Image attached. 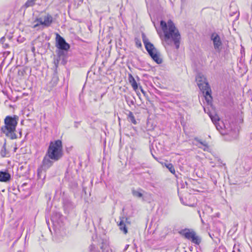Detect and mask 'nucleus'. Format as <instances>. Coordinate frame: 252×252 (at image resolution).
<instances>
[{
    "label": "nucleus",
    "instance_id": "nucleus-14",
    "mask_svg": "<svg viewBox=\"0 0 252 252\" xmlns=\"http://www.w3.org/2000/svg\"><path fill=\"white\" fill-rule=\"evenodd\" d=\"M142 37L146 50L153 47L154 45L149 42V39L144 33H142Z\"/></svg>",
    "mask_w": 252,
    "mask_h": 252
},
{
    "label": "nucleus",
    "instance_id": "nucleus-30",
    "mask_svg": "<svg viewBox=\"0 0 252 252\" xmlns=\"http://www.w3.org/2000/svg\"><path fill=\"white\" fill-rule=\"evenodd\" d=\"M235 249H236V246L235 245L233 247V250L232 252H235Z\"/></svg>",
    "mask_w": 252,
    "mask_h": 252
},
{
    "label": "nucleus",
    "instance_id": "nucleus-4",
    "mask_svg": "<svg viewBox=\"0 0 252 252\" xmlns=\"http://www.w3.org/2000/svg\"><path fill=\"white\" fill-rule=\"evenodd\" d=\"M46 154L54 161L60 159L63 156L62 141L57 140L54 142H51Z\"/></svg>",
    "mask_w": 252,
    "mask_h": 252
},
{
    "label": "nucleus",
    "instance_id": "nucleus-2",
    "mask_svg": "<svg viewBox=\"0 0 252 252\" xmlns=\"http://www.w3.org/2000/svg\"><path fill=\"white\" fill-rule=\"evenodd\" d=\"M210 117L220 133L222 135L226 136V140H232L237 137L238 131L230 127L229 124H225L222 121H220L217 115H210Z\"/></svg>",
    "mask_w": 252,
    "mask_h": 252
},
{
    "label": "nucleus",
    "instance_id": "nucleus-21",
    "mask_svg": "<svg viewBox=\"0 0 252 252\" xmlns=\"http://www.w3.org/2000/svg\"><path fill=\"white\" fill-rule=\"evenodd\" d=\"M166 167L168 169V170L170 171L171 173H172L173 174H175V170L172 164L168 163V166H166Z\"/></svg>",
    "mask_w": 252,
    "mask_h": 252
},
{
    "label": "nucleus",
    "instance_id": "nucleus-35",
    "mask_svg": "<svg viewBox=\"0 0 252 252\" xmlns=\"http://www.w3.org/2000/svg\"><path fill=\"white\" fill-rule=\"evenodd\" d=\"M198 213L200 214V211H198ZM199 216H200V214H199Z\"/></svg>",
    "mask_w": 252,
    "mask_h": 252
},
{
    "label": "nucleus",
    "instance_id": "nucleus-20",
    "mask_svg": "<svg viewBox=\"0 0 252 252\" xmlns=\"http://www.w3.org/2000/svg\"><path fill=\"white\" fill-rule=\"evenodd\" d=\"M36 0H27L24 6L26 8L32 6L35 4V2Z\"/></svg>",
    "mask_w": 252,
    "mask_h": 252
},
{
    "label": "nucleus",
    "instance_id": "nucleus-8",
    "mask_svg": "<svg viewBox=\"0 0 252 252\" xmlns=\"http://www.w3.org/2000/svg\"><path fill=\"white\" fill-rule=\"evenodd\" d=\"M211 39L213 41L215 49L217 52L220 53L222 44L220 36L216 33H213L211 34Z\"/></svg>",
    "mask_w": 252,
    "mask_h": 252
},
{
    "label": "nucleus",
    "instance_id": "nucleus-36",
    "mask_svg": "<svg viewBox=\"0 0 252 252\" xmlns=\"http://www.w3.org/2000/svg\"><path fill=\"white\" fill-rule=\"evenodd\" d=\"M79 1L82 2L83 0H79Z\"/></svg>",
    "mask_w": 252,
    "mask_h": 252
},
{
    "label": "nucleus",
    "instance_id": "nucleus-26",
    "mask_svg": "<svg viewBox=\"0 0 252 252\" xmlns=\"http://www.w3.org/2000/svg\"><path fill=\"white\" fill-rule=\"evenodd\" d=\"M250 143L251 145H252V133L250 135Z\"/></svg>",
    "mask_w": 252,
    "mask_h": 252
},
{
    "label": "nucleus",
    "instance_id": "nucleus-19",
    "mask_svg": "<svg viewBox=\"0 0 252 252\" xmlns=\"http://www.w3.org/2000/svg\"><path fill=\"white\" fill-rule=\"evenodd\" d=\"M128 121L131 122L134 125H136L137 123L133 113L130 111H129L128 113Z\"/></svg>",
    "mask_w": 252,
    "mask_h": 252
},
{
    "label": "nucleus",
    "instance_id": "nucleus-29",
    "mask_svg": "<svg viewBox=\"0 0 252 252\" xmlns=\"http://www.w3.org/2000/svg\"><path fill=\"white\" fill-rule=\"evenodd\" d=\"M27 185V184L26 183H24L22 186L21 187H20V189H22L23 187H24L25 186H26Z\"/></svg>",
    "mask_w": 252,
    "mask_h": 252
},
{
    "label": "nucleus",
    "instance_id": "nucleus-27",
    "mask_svg": "<svg viewBox=\"0 0 252 252\" xmlns=\"http://www.w3.org/2000/svg\"><path fill=\"white\" fill-rule=\"evenodd\" d=\"M236 251H237L238 252H241V251H240V248H239V246H236V249H235V252Z\"/></svg>",
    "mask_w": 252,
    "mask_h": 252
},
{
    "label": "nucleus",
    "instance_id": "nucleus-31",
    "mask_svg": "<svg viewBox=\"0 0 252 252\" xmlns=\"http://www.w3.org/2000/svg\"><path fill=\"white\" fill-rule=\"evenodd\" d=\"M128 247H129V245H126V246L124 250H125V251L126 250H127V249L128 248Z\"/></svg>",
    "mask_w": 252,
    "mask_h": 252
},
{
    "label": "nucleus",
    "instance_id": "nucleus-38",
    "mask_svg": "<svg viewBox=\"0 0 252 252\" xmlns=\"http://www.w3.org/2000/svg\"><path fill=\"white\" fill-rule=\"evenodd\" d=\"M153 157H154V158H156L154 157V155H153Z\"/></svg>",
    "mask_w": 252,
    "mask_h": 252
},
{
    "label": "nucleus",
    "instance_id": "nucleus-32",
    "mask_svg": "<svg viewBox=\"0 0 252 252\" xmlns=\"http://www.w3.org/2000/svg\"><path fill=\"white\" fill-rule=\"evenodd\" d=\"M16 149H17V148H14V152H16Z\"/></svg>",
    "mask_w": 252,
    "mask_h": 252
},
{
    "label": "nucleus",
    "instance_id": "nucleus-39",
    "mask_svg": "<svg viewBox=\"0 0 252 252\" xmlns=\"http://www.w3.org/2000/svg\"><path fill=\"white\" fill-rule=\"evenodd\" d=\"M52 221H53V222L54 221V219H52Z\"/></svg>",
    "mask_w": 252,
    "mask_h": 252
},
{
    "label": "nucleus",
    "instance_id": "nucleus-3",
    "mask_svg": "<svg viewBox=\"0 0 252 252\" xmlns=\"http://www.w3.org/2000/svg\"><path fill=\"white\" fill-rule=\"evenodd\" d=\"M18 117L7 116L4 119V126L1 127L2 132L11 139H16V127L18 124Z\"/></svg>",
    "mask_w": 252,
    "mask_h": 252
},
{
    "label": "nucleus",
    "instance_id": "nucleus-16",
    "mask_svg": "<svg viewBox=\"0 0 252 252\" xmlns=\"http://www.w3.org/2000/svg\"><path fill=\"white\" fill-rule=\"evenodd\" d=\"M0 156L4 157H8L10 156V154L8 151L6 150V142H4V144L3 145L0 152Z\"/></svg>",
    "mask_w": 252,
    "mask_h": 252
},
{
    "label": "nucleus",
    "instance_id": "nucleus-25",
    "mask_svg": "<svg viewBox=\"0 0 252 252\" xmlns=\"http://www.w3.org/2000/svg\"><path fill=\"white\" fill-rule=\"evenodd\" d=\"M42 171L41 169H38L37 171V175L39 178H41V174Z\"/></svg>",
    "mask_w": 252,
    "mask_h": 252
},
{
    "label": "nucleus",
    "instance_id": "nucleus-15",
    "mask_svg": "<svg viewBox=\"0 0 252 252\" xmlns=\"http://www.w3.org/2000/svg\"><path fill=\"white\" fill-rule=\"evenodd\" d=\"M128 81L129 83L131 84L133 89L136 91V90L138 89V85L135 79L131 74H129L128 75Z\"/></svg>",
    "mask_w": 252,
    "mask_h": 252
},
{
    "label": "nucleus",
    "instance_id": "nucleus-12",
    "mask_svg": "<svg viewBox=\"0 0 252 252\" xmlns=\"http://www.w3.org/2000/svg\"><path fill=\"white\" fill-rule=\"evenodd\" d=\"M43 21L42 23V25L44 26L45 27H49L53 22V17L52 16L48 14L42 17Z\"/></svg>",
    "mask_w": 252,
    "mask_h": 252
},
{
    "label": "nucleus",
    "instance_id": "nucleus-23",
    "mask_svg": "<svg viewBox=\"0 0 252 252\" xmlns=\"http://www.w3.org/2000/svg\"><path fill=\"white\" fill-rule=\"evenodd\" d=\"M126 100L128 105L130 106V105L134 104V101L132 99H131L130 97H126Z\"/></svg>",
    "mask_w": 252,
    "mask_h": 252
},
{
    "label": "nucleus",
    "instance_id": "nucleus-33",
    "mask_svg": "<svg viewBox=\"0 0 252 252\" xmlns=\"http://www.w3.org/2000/svg\"><path fill=\"white\" fill-rule=\"evenodd\" d=\"M32 51H33V52L34 51V47H33V48H32Z\"/></svg>",
    "mask_w": 252,
    "mask_h": 252
},
{
    "label": "nucleus",
    "instance_id": "nucleus-1",
    "mask_svg": "<svg viewBox=\"0 0 252 252\" xmlns=\"http://www.w3.org/2000/svg\"><path fill=\"white\" fill-rule=\"evenodd\" d=\"M160 25L164 33V41L166 45L171 46L174 44L176 48L178 49L180 47L181 35L172 21L169 20L166 23L161 20Z\"/></svg>",
    "mask_w": 252,
    "mask_h": 252
},
{
    "label": "nucleus",
    "instance_id": "nucleus-11",
    "mask_svg": "<svg viewBox=\"0 0 252 252\" xmlns=\"http://www.w3.org/2000/svg\"><path fill=\"white\" fill-rule=\"evenodd\" d=\"M10 179L11 175L7 171H0V182H7Z\"/></svg>",
    "mask_w": 252,
    "mask_h": 252
},
{
    "label": "nucleus",
    "instance_id": "nucleus-9",
    "mask_svg": "<svg viewBox=\"0 0 252 252\" xmlns=\"http://www.w3.org/2000/svg\"><path fill=\"white\" fill-rule=\"evenodd\" d=\"M56 40L57 43L56 46L59 49L65 51H67L69 49L70 47L69 45L66 42L63 37L58 33L56 34Z\"/></svg>",
    "mask_w": 252,
    "mask_h": 252
},
{
    "label": "nucleus",
    "instance_id": "nucleus-13",
    "mask_svg": "<svg viewBox=\"0 0 252 252\" xmlns=\"http://www.w3.org/2000/svg\"><path fill=\"white\" fill-rule=\"evenodd\" d=\"M145 191L142 189H132L131 190V193L132 195L136 198H141L143 197V193Z\"/></svg>",
    "mask_w": 252,
    "mask_h": 252
},
{
    "label": "nucleus",
    "instance_id": "nucleus-24",
    "mask_svg": "<svg viewBox=\"0 0 252 252\" xmlns=\"http://www.w3.org/2000/svg\"><path fill=\"white\" fill-rule=\"evenodd\" d=\"M135 44L136 46L138 48H140L142 47V44L140 40L137 38H135Z\"/></svg>",
    "mask_w": 252,
    "mask_h": 252
},
{
    "label": "nucleus",
    "instance_id": "nucleus-17",
    "mask_svg": "<svg viewBox=\"0 0 252 252\" xmlns=\"http://www.w3.org/2000/svg\"><path fill=\"white\" fill-rule=\"evenodd\" d=\"M118 225L119 226V228L121 231H123V232L125 234L127 233V228L126 227V224L124 222L123 220H121L119 222H118Z\"/></svg>",
    "mask_w": 252,
    "mask_h": 252
},
{
    "label": "nucleus",
    "instance_id": "nucleus-10",
    "mask_svg": "<svg viewBox=\"0 0 252 252\" xmlns=\"http://www.w3.org/2000/svg\"><path fill=\"white\" fill-rule=\"evenodd\" d=\"M54 161L46 154L42 161V167L45 170L47 169L53 165Z\"/></svg>",
    "mask_w": 252,
    "mask_h": 252
},
{
    "label": "nucleus",
    "instance_id": "nucleus-37",
    "mask_svg": "<svg viewBox=\"0 0 252 252\" xmlns=\"http://www.w3.org/2000/svg\"><path fill=\"white\" fill-rule=\"evenodd\" d=\"M199 148H202L201 146H198Z\"/></svg>",
    "mask_w": 252,
    "mask_h": 252
},
{
    "label": "nucleus",
    "instance_id": "nucleus-18",
    "mask_svg": "<svg viewBox=\"0 0 252 252\" xmlns=\"http://www.w3.org/2000/svg\"><path fill=\"white\" fill-rule=\"evenodd\" d=\"M194 140L204 147L203 150L204 151L206 150L208 148V144L206 141H202L197 138H195Z\"/></svg>",
    "mask_w": 252,
    "mask_h": 252
},
{
    "label": "nucleus",
    "instance_id": "nucleus-5",
    "mask_svg": "<svg viewBox=\"0 0 252 252\" xmlns=\"http://www.w3.org/2000/svg\"><path fill=\"white\" fill-rule=\"evenodd\" d=\"M196 81L200 90L204 94L207 103H211L212 100L211 90L205 76L201 73H198L196 76Z\"/></svg>",
    "mask_w": 252,
    "mask_h": 252
},
{
    "label": "nucleus",
    "instance_id": "nucleus-34",
    "mask_svg": "<svg viewBox=\"0 0 252 252\" xmlns=\"http://www.w3.org/2000/svg\"><path fill=\"white\" fill-rule=\"evenodd\" d=\"M165 166L166 167V166H168V163H167V164H165Z\"/></svg>",
    "mask_w": 252,
    "mask_h": 252
},
{
    "label": "nucleus",
    "instance_id": "nucleus-28",
    "mask_svg": "<svg viewBox=\"0 0 252 252\" xmlns=\"http://www.w3.org/2000/svg\"><path fill=\"white\" fill-rule=\"evenodd\" d=\"M141 92L145 94V92L143 90L142 88L141 87H140Z\"/></svg>",
    "mask_w": 252,
    "mask_h": 252
},
{
    "label": "nucleus",
    "instance_id": "nucleus-7",
    "mask_svg": "<svg viewBox=\"0 0 252 252\" xmlns=\"http://www.w3.org/2000/svg\"><path fill=\"white\" fill-rule=\"evenodd\" d=\"M148 54L152 59L158 64H160L162 63V59L160 57V54L158 50L154 46L147 50Z\"/></svg>",
    "mask_w": 252,
    "mask_h": 252
},
{
    "label": "nucleus",
    "instance_id": "nucleus-6",
    "mask_svg": "<svg viewBox=\"0 0 252 252\" xmlns=\"http://www.w3.org/2000/svg\"><path fill=\"white\" fill-rule=\"evenodd\" d=\"M180 233L186 239L191 240V242L196 245H199L201 242L200 238L196 235L194 231H190L189 229L182 230Z\"/></svg>",
    "mask_w": 252,
    "mask_h": 252
},
{
    "label": "nucleus",
    "instance_id": "nucleus-22",
    "mask_svg": "<svg viewBox=\"0 0 252 252\" xmlns=\"http://www.w3.org/2000/svg\"><path fill=\"white\" fill-rule=\"evenodd\" d=\"M36 21L38 22V23L33 26V28H35L40 25H42V23H43V19L42 17H41L37 19Z\"/></svg>",
    "mask_w": 252,
    "mask_h": 252
}]
</instances>
